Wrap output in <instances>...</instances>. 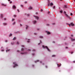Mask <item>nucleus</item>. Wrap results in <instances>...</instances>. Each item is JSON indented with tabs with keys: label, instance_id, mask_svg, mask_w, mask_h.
<instances>
[{
	"label": "nucleus",
	"instance_id": "obj_40",
	"mask_svg": "<svg viewBox=\"0 0 75 75\" xmlns=\"http://www.w3.org/2000/svg\"><path fill=\"white\" fill-rule=\"evenodd\" d=\"M27 16H30V14H28Z\"/></svg>",
	"mask_w": 75,
	"mask_h": 75
},
{
	"label": "nucleus",
	"instance_id": "obj_49",
	"mask_svg": "<svg viewBox=\"0 0 75 75\" xmlns=\"http://www.w3.org/2000/svg\"><path fill=\"white\" fill-rule=\"evenodd\" d=\"M6 20V18H4V20Z\"/></svg>",
	"mask_w": 75,
	"mask_h": 75
},
{
	"label": "nucleus",
	"instance_id": "obj_12",
	"mask_svg": "<svg viewBox=\"0 0 75 75\" xmlns=\"http://www.w3.org/2000/svg\"><path fill=\"white\" fill-rule=\"evenodd\" d=\"M33 8L31 7H30L28 9H29L30 10H31Z\"/></svg>",
	"mask_w": 75,
	"mask_h": 75
},
{
	"label": "nucleus",
	"instance_id": "obj_32",
	"mask_svg": "<svg viewBox=\"0 0 75 75\" xmlns=\"http://www.w3.org/2000/svg\"><path fill=\"white\" fill-rule=\"evenodd\" d=\"M70 15H71V16H72V15H73L72 13H71Z\"/></svg>",
	"mask_w": 75,
	"mask_h": 75
},
{
	"label": "nucleus",
	"instance_id": "obj_9",
	"mask_svg": "<svg viewBox=\"0 0 75 75\" xmlns=\"http://www.w3.org/2000/svg\"><path fill=\"white\" fill-rule=\"evenodd\" d=\"M13 8H16V6L15 5H13Z\"/></svg>",
	"mask_w": 75,
	"mask_h": 75
},
{
	"label": "nucleus",
	"instance_id": "obj_23",
	"mask_svg": "<svg viewBox=\"0 0 75 75\" xmlns=\"http://www.w3.org/2000/svg\"><path fill=\"white\" fill-rule=\"evenodd\" d=\"M38 61H39V60H38L36 61H35V62L36 63L37 62H38Z\"/></svg>",
	"mask_w": 75,
	"mask_h": 75
},
{
	"label": "nucleus",
	"instance_id": "obj_38",
	"mask_svg": "<svg viewBox=\"0 0 75 75\" xmlns=\"http://www.w3.org/2000/svg\"><path fill=\"white\" fill-rule=\"evenodd\" d=\"M13 17H16V15H14V16H13Z\"/></svg>",
	"mask_w": 75,
	"mask_h": 75
},
{
	"label": "nucleus",
	"instance_id": "obj_17",
	"mask_svg": "<svg viewBox=\"0 0 75 75\" xmlns=\"http://www.w3.org/2000/svg\"><path fill=\"white\" fill-rule=\"evenodd\" d=\"M3 25H7V23H3Z\"/></svg>",
	"mask_w": 75,
	"mask_h": 75
},
{
	"label": "nucleus",
	"instance_id": "obj_21",
	"mask_svg": "<svg viewBox=\"0 0 75 75\" xmlns=\"http://www.w3.org/2000/svg\"><path fill=\"white\" fill-rule=\"evenodd\" d=\"M28 42H29L30 41V39H28Z\"/></svg>",
	"mask_w": 75,
	"mask_h": 75
},
{
	"label": "nucleus",
	"instance_id": "obj_7",
	"mask_svg": "<svg viewBox=\"0 0 75 75\" xmlns=\"http://www.w3.org/2000/svg\"><path fill=\"white\" fill-rule=\"evenodd\" d=\"M16 37H14V38L13 39V41L16 40Z\"/></svg>",
	"mask_w": 75,
	"mask_h": 75
},
{
	"label": "nucleus",
	"instance_id": "obj_14",
	"mask_svg": "<svg viewBox=\"0 0 75 75\" xmlns=\"http://www.w3.org/2000/svg\"><path fill=\"white\" fill-rule=\"evenodd\" d=\"M40 43H38V45H40V44H41V43H42V42H41V40H40Z\"/></svg>",
	"mask_w": 75,
	"mask_h": 75
},
{
	"label": "nucleus",
	"instance_id": "obj_34",
	"mask_svg": "<svg viewBox=\"0 0 75 75\" xmlns=\"http://www.w3.org/2000/svg\"><path fill=\"white\" fill-rule=\"evenodd\" d=\"M33 51H34V52L35 51V49L33 50Z\"/></svg>",
	"mask_w": 75,
	"mask_h": 75
},
{
	"label": "nucleus",
	"instance_id": "obj_5",
	"mask_svg": "<svg viewBox=\"0 0 75 75\" xmlns=\"http://www.w3.org/2000/svg\"><path fill=\"white\" fill-rule=\"evenodd\" d=\"M70 24L71 26H74V24H73V23H70Z\"/></svg>",
	"mask_w": 75,
	"mask_h": 75
},
{
	"label": "nucleus",
	"instance_id": "obj_57",
	"mask_svg": "<svg viewBox=\"0 0 75 75\" xmlns=\"http://www.w3.org/2000/svg\"><path fill=\"white\" fill-rule=\"evenodd\" d=\"M40 63H42V62L40 61Z\"/></svg>",
	"mask_w": 75,
	"mask_h": 75
},
{
	"label": "nucleus",
	"instance_id": "obj_31",
	"mask_svg": "<svg viewBox=\"0 0 75 75\" xmlns=\"http://www.w3.org/2000/svg\"><path fill=\"white\" fill-rule=\"evenodd\" d=\"M5 42H7V40H5Z\"/></svg>",
	"mask_w": 75,
	"mask_h": 75
},
{
	"label": "nucleus",
	"instance_id": "obj_30",
	"mask_svg": "<svg viewBox=\"0 0 75 75\" xmlns=\"http://www.w3.org/2000/svg\"><path fill=\"white\" fill-rule=\"evenodd\" d=\"M16 44L18 45L19 44V42H17L16 43Z\"/></svg>",
	"mask_w": 75,
	"mask_h": 75
},
{
	"label": "nucleus",
	"instance_id": "obj_44",
	"mask_svg": "<svg viewBox=\"0 0 75 75\" xmlns=\"http://www.w3.org/2000/svg\"><path fill=\"white\" fill-rule=\"evenodd\" d=\"M64 13H65V14H66V12L64 11Z\"/></svg>",
	"mask_w": 75,
	"mask_h": 75
},
{
	"label": "nucleus",
	"instance_id": "obj_59",
	"mask_svg": "<svg viewBox=\"0 0 75 75\" xmlns=\"http://www.w3.org/2000/svg\"><path fill=\"white\" fill-rule=\"evenodd\" d=\"M71 54H73V52H71Z\"/></svg>",
	"mask_w": 75,
	"mask_h": 75
},
{
	"label": "nucleus",
	"instance_id": "obj_64",
	"mask_svg": "<svg viewBox=\"0 0 75 75\" xmlns=\"http://www.w3.org/2000/svg\"><path fill=\"white\" fill-rule=\"evenodd\" d=\"M8 1H10V0H8Z\"/></svg>",
	"mask_w": 75,
	"mask_h": 75
},
{
	"label": "nucleus",
	"instance_id": "obj_63",
	"mask_svg": "<svg viewBox=\"0 0 75 75\" xmlns=\"http://www.w3.org/2000/svg\"><path fill=\"white\" fill-rule=\"evenodd\" d=\"M17 52H19V50H17Z\"/></svg>",
	"mask_w": 75,
	"mask_h": 75
},
{
	"label": "nucleus",
	"instance_id": "obj_52",
	"mask_svg": "<svg viewBox=\"0 0 75 75\" xmlns=\"http://www.w3.org/2000/svg\"><path fill=\"white\" fill-rule=\"evenodd\" d=\"M71 37H73V35H71Z\"/></svg>",
	"mask_w": 75,
	"mask_h": 75
},
{
	"label": "nucleus",
	"instance_id": "obj_51",
	"mask_svg": "<svg viewBox=\"0 0 75 75\" xmlns=\"http://www.w3.org/2000/svg\"><path fill=\"white\" fill-rule=\"evenodd\" d=\"M41 11H42V9H41Z\"/></svg>",
	"mask_w": 75,
	"mask_h": 75
},
{
	"label": "nucleus",
	"instance_id": "obj_45",
	"mask_svg": "<svg viewBox=\"0 0 75 75\" xmlns=\"http://www.w3.org/2000/svg\"><path fill=\"white\" fill-rule=\"evenodd\" d=\"M21 7H23V6L22 5H21Z\"/></svg>",
	"mask_w": 75,
	"mask_h": 75
},
{
	"label": "nucleus",
	"instance_id": "obj_29",
	"mask_svg": "<svg viewBox=\"0 0 75 75\" xmlns=\"http://www.w3.org/2000/svg\"><path fill=\"white\" fill-rule=\"evenodd\" d=\"M62 11H60V13H62Z\"/></svg>",
	"mask_w": 75,
	"mask_h": 75
},
{
	"label": "nucleus",
	"instance_id": "obj_4",
	"mask_svg": "<svg viewBox=\"0 0 75 75\" xmlns=\"http://www.w3.org/2000/svg\"><path fill=\"white\" fill-rule=\"evenodd\" d=\"M50 6H51V7H52V6H53L54 5V4L53 3L51 2L50 4Z\"/></svg>",
	"mask_w": 75,
	"mask_h": 75
},
{
	"label": "nucleus",
	"instance_id": "obj_11",
	"mask_svg": "<svg viewBox=\"0 0 75 75\" xmlns=\"http://www.w3.org/2000/svg\"><path fill=\"white\" fill-rule=\"evenodd\" d=\"M37 22V21H33V23L34 24H35Z\"/></svg>",
	"mask_w": 75,
	"mask_h": 75
},
{
	"label": "nucleus",
	"instance_id": "obj_22",
	"mask_svg": "<svg viewBox=\"0 0 75 75\" xmlns=\"http://www.w3.org/2000/svg\"><path fill=\"white\" fill-rule=\"evenodd\" d=\"M40 38H43V37H42V36H40Z\"/></svg>",
	"mask_w": 75,
	"mask_h": 75
},
{
	"label": "nucleus",
	"instance_id": "obj_2",
	"mask_svg": "<svg viewBox=\"0 0 75 75\" xmlns=\"http://www.w3.org/2000/svg\"><path fill=\"white\" fill-rule=\"evenodd\" d=\"M34 17H35V18L36 19H37V20H38L39 19V17L38 16H33Z\"/></svg>",
	"mask_w": 75,
	"mask_h": 75
},
{
	"label": "nucleus",
	"instance_id": "obj_53",
	"mask_svg": "<svg viewBox=\"0 0 75 75\" xmlns=\"http://www.w3.org/2000/svg\"><path fill=\"white\" fill-rule=\"evenodd\" d=\"M6 51V52H7V51H8V50H7Z\"/></svg>",
	"mask_w": 75,
	"mask_h": 75
},
{
	"label": "nucleus",
	"instance_id": "obj_42",
	"mask_svg": "<svg viewBox=\"0 0 75 75\" xmlns=\"http://www.w3.org/2000/svg\"><path fill=\"white\" fill-rule=\"evenodd\" d=\"M27 3V2L26 1L25 2V4H26V3Z\"/></svg>",
	"mask_w": 75,
	"mask_h": 75
},
{
	"label": "nucleus",
	"instance_id": "obj_62",
	"mask_svg": "<svg viewBox=\"0 0 75 75\" xmlns=\"http://www.w3.org/2000/svg\"><path fill=\"white\" fill-rule=\"evenodd\" d=\"M10 51V50H8V51Z\"/></svg>",
	"mask_w": 75,
	"mask_h": 75
},
{
	"label": "nucleus",
	"instance_id": "obj_28",
	"mask_svg": "<svg viewBox=\"0 0 75 75\" xmlns=\"http://www.w3.org/2000/svg\"><path fill=\"white\" fill-rule=\"evenodd\" d=\"M52 57H55V55H52Z\"/></svg>",
	"mask_w": 75,
	"mask_h": 75
},
{
	"label": "nucleus",
	"instance_id": "obj_6",
	"mask_svg": "<svg viewBox=\"0 0 75 75\" xmlns=\"http://www.w3.org/2000/svg\"><path fill=\"white\" fill-rule=\"evenodd\" d=\"M17 66H18V65H17V64H15V65L13 66V68H15V67H17Z\"/></svg>",
	"mask_w": 75,
	"mask_h": 75
},
{
	"label": "nucleus",
	"instance_id": "obj_56",
	"mask_svg": "<svg viewBox=\"0 0 75 75\" xmlns=\"http://www.w3.org/2000/svg\"><path fill=\"white\" fill-rule=\"evenodd\" d=\"M40 30L39 29H37V30Z\"/></svg>",
	"mask_w": 75,
	"mask_h": 75
},
{
	"label": "nucleus",
	"instance_id": "obj_43",
	"mask_svg": "<svg viewBox=\"0 0 75 75\" xmlns=\"http://www.w3.org/2000/svg\"><path fill=\"white\" fill-rule=\"evenodd\" d=\"M17 11H18V13L19 12V10H18V9H17Z\"/></svg>",
	"mask_w": 75,
	"mask_h": 75
},
{
	"label": "nucleus",
	"instance_id": "obj_3",
	"mask_svg": "<svg viewBox=\"0 0 75 75\" xmlns=\"http://www.w3.org/2000/svg\"><path fill=\"white\" fill-rule=\"evenodd\" d=\"M65 15L67 17H68V18H70V16H68V15H67V14L65 13Z\"/></svg>",
	"mask_w": 75,
	"mask_h": 75
},
{
	"label": "nucleus",
	"instance_id": "obj_24",
	"mask_svg": "<svg viewBox=\"0 0 75 75\" xmlns=\"http://www.w3.org/2000/svg\"><path fill=\"white\" fill-rule=\"evenodd\" d=\"M55 8V6H54L53 7H52V8H53V9H54Z\"/></svg>",
	"mask_w": 75,
	"mask_h": 75
},
{
	"label": "nucleus",
	"instance_id": "obj_20",
	"mask_svg": "<svg viewBox=\"0 0 75 75\" xmlns=\"http://www.w3.org/2000/svg\"><path fill=\"white\" fill-rule=\"evenodd\" d=\"M21 54H26V53H23V52H21Z\"/></svg>",
	"mask_w": 75,
	"mask_h": 75
},
{
	"label": "nucleus",
	"instance_id": "obj_19",
	"mask_svg": "<svg viewBox=\"0 0 75 75\" xmlns=\"http://www.w3.org/2000/svg\"><path fill=\"white\" fill-rule=\"evenodd\" d=\"M16 24V22H14L12 24L13 25H14Z\"/></svg>",
	"mask_w": 75,
	"mask_h": 75
},
{
	"label": "nucleus",
	"instance_id": "obj_55",
	"mask_svg": "<svg viewBox=\"0 0 75 75\" xmlns=\"http://www.w3.org/2000/svg\"><path fill=\"white\" fill-rule=\"evenodd\" d=\"M34 34H35V35H36V34H37V33H34Z\"/></svg>",
	"mask_w": 75,
	"mask_h": 75
},
{
	"label": "nucleus",
	"instance_id": "obj_18",
	"mask_svg": "<svg viewBox=\"0 0 75 75\" xmlns=\"http://www.w3.org/2000/svg\"><path fill=\"white\" fill-rule=\"evenodd\" d=\"M61 64H57V66L58 67H61Z\"/></svg>",
	"mask_w": 75,
	"mask_h": 75
},
{
	"label": "nucleus",
	"instance_id": "obj_61",
	"mask_svg": "<svg viewBox=\"0 0 75 75\" xmlns=\"http://www.w3.org/2000/svg\"><path fill=\"white\" fill-rule=\"evenodd\" d=\"M4 6H6V5H4Z\"/></svg>",
	"mask_w": 75,
	"mask_h": 75
},
{
	"label": "nucleus",
	"instance_id": "obj_37",
	"mask_svg": "<svg viewBox=\"0 0 75 75\" xmlns=\"http://www.w3.org/2000/svg\"><path fill=\"white\" fill-rule=\"evenodd\" d=\"M16 62H13V64H16Z\"/></svg>",
	"mask_w": 75,
	"mask_h": 75
},
{
	"label": "nucleus",
	"instance_id": "obj_36",
	"mask_svg": "<svg viewBox=\"0 0 75 75\" xmlns=\"http://www.w3.org/2000/svg\"><path fill=\"white\" fill-rule=\"evenodd\" d=\"M68 25H69V26L70 27L71 26V25L70 24H68Z\"/></svg>",
	"mask_w": 75,
	"mask_h": 75
},
{
	"label": "nucleus",
	"instance_id": "obj_41",
	"mask_svg": "<svg viewBox=\"0 0 75 75\" xmlns=\"http://www.w3.org/2000/svg\"><path fill=\"white\" fill-rule=\"evenodd\" d=\"M50 13V11H49L47 13H48V14H49V13Z\"/></svg>",
	"mask_w": 75,
	"mask_h": 75
},
{
	"label": "nucleus",
	"instance_id": "obj_26",
	"mask_svg": "<svg viewBox=\"0 0 75 75\" xmlns=\"http://www.w3.org/2000/svg\"><path fill=\"white\" fill-rule=\"evenodd\" d=\"M21 51H24V49H23V48H22L21 49Z\"/></svg>",
	"mask_w": 75,
	"mask_h": 75
},
{
	"label": "nucleus",
	"instance_id": "obj_1",
	"mask_svg": "<svg viewBox=\"0 0 75 75\" xmlns=\"http://www.w3.org/2000/svg\"><path fill=\"white\" fill-rule=\"evenodd\" d=\"M42 47L43 48H46V49H47L48 51H49V52H50V50L48 48V47L47 46H44V45H43L42 46Z\"/></svg>",
	"mask_w": 75,
	"mask_h": 75
},
{
	"label": "nucleus",
	"instance_id": "obj_16",
	"mask_svg": "<svg viewBox=\"0 0 75 75\" xmlns=\"http://www.w3.org/2000/svg\"><path fill=\"white\" fill-rule=\"evenodd\" d=\"M0 17L1 18H3V15L2 14H1V16Z\"/></svg>",
	"mask_w": 75,
	"mask_h": 75
},
{
	"label": "nucleus",
	"instance_id": "obj_10",
	"mask_svg": "<svg viewBox=\"0 0 75 75\" xmlns=\"http://www.w3.org/2000/svg\"><path fill=\"white\" fill-rule=\"evenodd\" d=\"M51 34V33H50V32L48 31L47 32V34L49 35V34Z\"/></svg>",
	"mask_w": 75,
	"mask_h": 75
},
{
	"label": "nucleus",
	"instance_id": "obj_60",
	"mask_svg": "<svg viewBox=\"0 0 75 75\" xmlns=\"http://www.w3.org/2000/svg\"><path fill=\"white\" fill-rule=\"evenodd\" d=\"M66 48H68V47H66Z\"/></svg>",
	"mask_w": 75,
	"mask_h": 75
},
{
	"label": "nucleus",
	"instance_id": "obj_58",
	"mask_svg": "<svg viewBox=\"0 0 75 75\" xmlns=\"http://www.w3.org/2000/svg\"><path fill=\"white\" fill-rule=\"evenodd\" d=\"M50 3H49V4H48V6H50Z\"/></svg>",
	"mask_w": 75,
	"mask_h": 75
},
{
	"label": "nucleus",
	"instance_id": "obj_39",
	"mask_svg": "<svg viewBox=\"0 0 75 75\" xmlns=\"http://www.w3.org/2000/svg\"><path fill=\"white\" fill-rule=\"evenodd\" d=\"M28 51H31V50H30V49H29L28 50Z\"/></svg>",
	"mask_w": 75,
	"mask_h": 75
},
{
	"label": "nucleus",
	"instance_id": "obj_15",
	"mask_svg": "<svg viewBox=\"0 0 75 75\" xmlns=\"http://www.w3.org/2000/svg\"><path fill=\"white\" fill-rule=\"evenodd\" d=\"M28 28V26L27 25H26V30H27V28Z\"/></svg>",
	"mask_w": 75,
	"mask_h": 75
},
{
	"label": "nucleus",
	"instance_id": "obj_35",
	"mask_svg": "<svg viewBox=\"0 0 75 75\" xmlns=\"http://www.w3.org/2000/svg\"><path fill=\"white\" fill-rule=\"evenodd\" d=\"M55 24V23H52V25H54V24Z\"/></svg>",
	"mask_w": 75,
	"mask_h": 75
},
{
	"label": "nucleus",
	"instance_id": "obj_46",
	"mask_svg": "<svg viewBox=\"0 0 75 75\" xmlns=\"http://www.w3.org/2000/svg\"><path fill=\"white\" fill-rule=\"evenodd\" d=\"M10 3H12V1H10Z\"/></svg>",
	"mask_w": 75,
	"mask_h": 75
},
{
	"label": "nucleus",
	"instance_id": "obj_54",
	"mask_svg": "<svg viewBox=\"0 0 75 75\" xmlns=\"http://www.w3.org/2000/svg\"><path fill=\"white\" fill-rule=\"evenodd\" d=\"M1 51H4V50H1Z\"/></svg>",
	"mask_w": 75,
	"mask_h": 75
},
{
	"label": "nucleus",
	"instance_id": "obj_33",
	"mask_svg": "<svg viewBox=\"0 0 75 75\" xmlns=\"http://www.w3.org/2000/svg\"><path fill=\"white\" fill-rule=\"evenodd\" d=\"M9 36H12V34H11L10 35H9Z\"/></svg>",
	"mask_w": 75,
	"mask_h": 75
},
{
	"label": "nucleus",
	"instance_id": "obj_8",
	"mask_svg": "<svg viewBox=\"0 0 75 75\" xmlns=\"http://www.w3.org/2000/svg\"><path fill=\"white\" fill-rule=\"evenodd\" d=\"M63 8H67V5H64V6H63Z\"/></svg>",
	"mask_w": 75,
	"mask_h": 75
},
{
	"label": "nucleus",
	"instance_id": "obj_47",
	"mask_svg": "<svg viewBox=\"0 0 75 75\" xmlns=\"http://www.w3.org/2000/svg\"><path fill=\"white\" fill-rule=\"evenodd\" d=\"M24 45H22L21 46V47H24Z\"/></svg>",
	"mask_w": 75,
	"mask_h": 75
},
{
	"label": "nucleus",
	"instance_id": "obj_13",
	"mask_svg": "<svg viewBox=\"0 0 75 75\" xmlns=\"http://www.w3.org/2000/svg\"><path fill=\"white\" fill-rule=\"evenodd\" d=\"M71 41H75V39H72V38H71Z\"/></svg>",
	"mask_w": 75,
	"mask_h": 75
},
{
	"label": "nucleus",
	"instance_id": "obj_27",
	"mask_svg": "<svg viewBox=\"0 0 75 75\" xmlns=\"http://www.w3.org/2000/svg\"><path fill=\"white\" fill-rule=\"evenodd\" d=\"M15 20V19H14V18H13L12 19V21H14V20Z\"/></svg>",
	"mask_w": 75,
	"mask_h": 75
},
{
	"label": "nucleus",
	"instance_id": "obj_25",
	"mask_svg": "<svg viewBox=\"0 0 75 75\" xmlns=\"http://www.w3.org/2000/svg\"><path fill=\"white\" fill-rule=\"evenodd\" d=\"M14 44V42H13V43H11V45H13Z\"/></svg>",
	"mask_w": 75,
	"mask_h": 75
},
{
	"label": "nucleus",
	"instance_id": "obj_48",
	"mask_svg": "<svg viewBox=\"0 0 75 75\" xmlns=\"http://www.w3.org/2000/svg\"><path fill=\"white\" fill-rule=\"evenodd\" d=\"M73 62V63H75V61H74Z\"/></svg>",
	"mask_w": 75,
	"mask_h": 75
},
{
	"label": "nucleus",
	"instance_id": "obj_50",
	"mask_svg": "<svg viewBox=\"0 0 75 75\" xmlns=\"http://www.w3.org/2000/svg\"><path fill=\"white\" fill-rule=\"evenodd\" d=\"M2 6H4V4H2Z\"/></svg>",
	"mask_w": 75,
	"mask_h": 75
}]
</instances>
